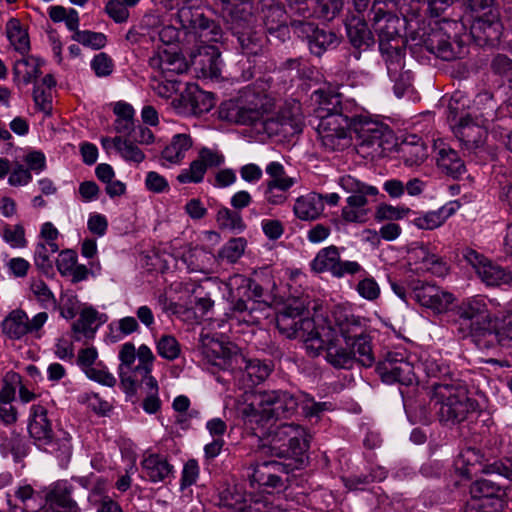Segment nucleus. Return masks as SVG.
Instances as JSON below:
<instances>
[{"instance_id": "obj_1", "label": "nucleus", "mask_w": 512, "mask_h": 512, "mask_svg": "<svg viewBox=\"0 0 512 512\" xmlns=\"http://www.w3.org/2000/svg\"><path fill=\"white\" fill-rule=\"evenodd\" d=\"M313 98L317 104V133L322 145L331 151L348 146V128L358 111L355 101L344 98L341 93L325 90L315 91Z\"/></svg>"}, {"instance_id": "obj_2", "label": "nucleus", "mask_w": 512, "mask_h": 512, "mask_svg": "<svg viewBox=\"0 0 512 512\" xmlns=\"http://www.w3.org/2000/svg\"><path fill=\"white\" fill-rule=\"evenodd\" d=\"M259 437L258 450L262 455L278 458H292L296 467L304 463V456L310 446V435L298 424L284 423L266 425L265 428L251 426Z\"/></svg>"}, {"instance_id": "obj_3", "label": "nucleus", "mask_w": 512, "mask_h": 512, "mask_svg": "<svg viewBox=\"0 0 512 512\" xmlns=\"http://www.w3.org/2000/svg\"><path fill=\"white\" fill-rule=\"evenodd\" d=\"M308 305L307 298L289 299L283 309L278 312L276 325L279 331L288 338L300 339L309 356L317 357L324 347V340L314 320L304 316Z\"/></svg>"}, {"instance_id": "obj_4", "label": "nucleus", "mask_w": 512, "mask_h": 512, "mask_svg": "<svg viewBox=\"0 0 512 512\" xmlns=\"http://www.w3.org/2000/svg\"><path fill=\"white\" fill-rule=\"evenodd\" d=\"M200 342L202 354L216 366L237 371L244 386L252 387L260 384L273 370L270 360L247 359L238 352L226 355L222 344L208 335L201 334Z\"/></svg>"}, {"instance_id": "obj_5", "label": "nucleus", "mask_w": 512, "mask_h": 512, "mask_svg": "<svg viewBox=\"0 0 512 512\" xmlns=\"http://www.w3.org/2000/svg\"><path fill=\"white\" fill-rule=\"evenodd\" d=\"M299 406L298 397L282 390L259 391L252 395L250 403L242 411L245 424L265 428L278 419L289 418Z\"/></svg>"}, {"instance_id": "obj_6", "label": "nucleus", "mask_w": 512, "mask_h": 512, "mask_svg": "<svg viewBox=\"0 0 512 512\" xmlns=\"http://www.w3.org/2000/svg\"><path fill=\"white\" fill-rule=\"evenodd\" d=\"M432 389L433 408L442 423H459L476 409L477 402L469 398L467 389L460 384L434 382Z\"/></svg>"}, {"instance_id": "obj_7", "label": "nucleus", "mask_w": 512, "mask_h": 512, "mask_svg": "<svg viewBox=\"0 0 512 512\" xmlns=\"http://www.w3.org/2000/svg\"><path fill=\"white\" fill-rule=\"evenodd\" d=\"M447 119L462 147L470 153H476L480 140L478 111L476 107L470 106L467 95L459 92L453 94L448 104Z\"/></svg>"}, {"instance_id": "obj_8", "label": "nucleus", "mask_w": 512, "mask_h": 512, "mask_svg": "<svg viewBox=\"0 0 512 512\" xmlns=\"http://www.w3.org/2000/svg\"><path fill=\"white\" fill-rule=\"evenodd\" d=\"M335 330L343 337L350 350L355 353V362L371 367L375 362L371 337L366 333L365 321L349 310L337 307L333 311Z\"/></svg>"}, {"instance_id": "obj_9", "label": "nucleus", "mask_w": 512, "mask_h": 512, "mask_svg": "<svg viewBox=\"0 0 512 512\" xmlns=\"http://www.w3.org/2000/svg\"><path fill=\"white\" fill-rule=\"evenodd\" d=\"M29 435L38 446H43L50 452H60L62 455H70L72 452L71 436L67 432H61L54 440V431L47 409L35 404L30 408L28 420Z\"/></svg>"}, {"instance_id": "obj_10", "label": "nucleus", "mask_w": 512, "mask_h": 512, "mask_svg": "<svg viewBox=\"0 0 512 512\" xmlns=\"http://www.w3.org/2000/svg\"><path fill=\"white\" fill-rule=\"evenodd\" d=\"M349 130L356 134L358 153L364 157L374 158L382 155L384 144L391 136V130L387 125L358 114L351 121Z\"/></svg>"}, {"instance_id": "obj_11", "label": "nucleus", "mask_w": 512, "mask_h": 512, "mask_svg": "<svg viewBox=\"0 0 512 512\" xmlns=\"http://www.w3.org/2000/svg\"><path fill=\"white\" fill-rule=\"evenodd\" d=\"M338 184L346 193L350 194L346 199L347 205L342 208V219L349 223L364 222L367 215L365 207L369 203L368 198L377 196L378 188L351 175L340 177Z\"/></svg>"}, {"instance_id": "obj_12", "label": "nucleus", "mask_w": 512, "mask_h": 512, "mask_svg": "<svg viewBox=\"0 0 512 512\" xmlns=\"http://www.w3.org/2000/svg\"><path fill=\"white\" fill-rule=\"evenodd\" d=\"M228 24L242 54L257 56L265 52L268 38L263 29L257 28L256 18L252 13H244V17L234 18Z\"/></svg>"}, {"instance_id": "obj_13", "label": "nucleus", "mask_w": 512, "mask_h": 512, "mask_svg": "<svg viewBox=\"0 0 512 512\" xmlns=\"http://www.w3.org/2000/svg\"><path fill=\"white\" fill-rule=\"evenodd\" d=\"M311 270L315 273L330 272L336 278L346 275L366 273V270L357 261H342L338 247L331 245L319 250L310 263Z\"/></svg>"}, {"instance_id": "obj_14", "label": "nucleus", "mask_w": 512, "mask_h": 512, "mask_svg": "<svg viewBox=\"0 0 512 512\" xmlns=\"http://www.w3.org/2000/svg\"><path fill=\"white\" fill-rule=\"evenodd\" d=\"M381 52L386 63L387 73L392 82L393 90L397 97H402L412 83V74L404 70L405 49L399 43L381 44Z\"/></svg>"}, {"instance_id": "obj_15", "label": "nucleus", "mask_w": 512, "mask_h": 512, "mask_svg": "<svg viewBox=\"0 0 512 512\" xmlns=\"http://www.w3.org/2000/svg\"><path fill=\"white\" fill-rule=\"evenodd\" d=\"M47 319L48 314L46 312H39L32 319H29L25 311L15 309L4 318L1 328L3 334L11 340H20L27 334L40 337V330Z\"/></svg>"}, {"instance_id": "obj_16", "label": "nucleus", "mask_w": 512, "mask_h": 512, "mask_svg": "<svg viewBox=\"0 0 512 512\" xmlns=\"http://www.w3.org/2000/svg\"><path fill=\"white\" fill-rule=\"evenodd\" d=\"M290 25L298 37L307 40L311 53L316 56H321L325 51L336 48L340 42L333 31L319 29L312 22L293 19Z\"/></svg>"}, {"instance_id": "obj_17", "label": "nucleus", "mask_w": 512, "mask_h": 512, "mask_svg": "<svg viewBox=\"0 0 512 512\" xmlns=\"http://www.w3.org/2000/svg\"><path fill=\"white\" fill-rule=\"evenodd\" d=\"M376 372L387 384L398 382L403 385H411L415 380L413 365L400 353L389 352L377 364Z\"/></svg>"}, {"instance_id": "obj_18", "label": "nucleus", "mask_w": 512, "mask_h": 512, "mask_svg": "<svg viewBox=\"0 0 512 512\" xmlns=\"http://www.w3.org/2000/svg\"><path fill=\"white\" fill-rule=\"evenodd\" d=\"M178 17L184 27H190L201 42H216L220 37V29L212 21L204 17L199 9L186 5L178 10Z\"/></svg>"}, {"instance_id": "obj_19", "label": "nucleus", "mask_w": 512, "mask_h": 512, "mask_svg": "<svg viewBox=\"0 0 512 512\" xmlns=\"http://www.w3.org/2000/svg\"><path fill=\"white\" fill-rule=\"evenodd\" d=\"M279 461L271 460L257 463L249 467L248 477L251 485L257 484L260 487L278 488L283 485L281 474H286V467Z\"/></svg>"}, {"instance_id": "obj_20", "label": "nucleus", "mask_w": 512, "mask_h": 512, "mask_svg": "<svg viewBox=\"0 0 512 512\" xmlns=\"http://www.w3.org/2000/svg\"><path fill=\"white\" fill-rule=\"evenodd\" d=\"M333 329H335V326ZM327 330L330 333L332 327L327 328ZM325 331L326 329L324 327L320 329L324 340V347L320 353L325 351L326 361L334 368H352L355 363V353H353L345 343L342 344L339 339L329 338L328 333H325Z\"/></svg>"}, {"instance_id": "obj_21", "label": "nucleus", "mask_w": 512, "mask_h": 512, "mask_svg": "<svg viewBox=\"0 0 512 512\" xmlns=\"http://www.w3.org/2000/svg\"><path fill=\"white\" fill-rule=\"evenodd\" d=\"M414 298L421 306L432 309L436 313L447 311L454 301L453 294L428 283L414 288Z\"/></svg>"}, {"instance_id": "obj_22", "label": "nucleus", "mask_w": 512, "mask_h": 512, "mask_svg": "<svg viewBox=\"0 0 512 512\" xmlns=\"http://www.w3.org/2000/svg\"><path fill=\"white\" fill-rule=\"evenodd\" d=\"M370 14L373 17L372 26L379 37V46L384 43H399L398 36V23L399 19L394 14L387 12L382 7L372 6Z\"/></svg>"}, {"instance_id": "obj_23", "label": "nucleus", "mask_w": 512, "mask_h": 512, "mask_svg": "<svg viewBox=\"0 0 512 512\" xmlns=\"http://www.w3.org/2000/svg\"><path fill=\"white\" fill-rule=\"evenodd\" d=\"M191 62L204 77L218 78L221 74L220 52L214 45H200L191 54Z\"/></svg>"}, {"instance_id": "obj_24", "label": "nucleus", "mask_w": 512, "mask_h": 512, "mask_svg": "<svg viewBox=\"0 0 512 512\" xmlns=\"http://www.w3.org/2000/svg\"><path fill=\"white\" fill-rule=\"evenodd\" d=\"M463 337L476 338L480 332V299L477 296L464 300L457 309Z\"/></svg>"}, {"instance_id": "obj_25", "label": "nucleus", "mask_w": 512, "mask_h": 512, "mask_svg": "<svg viewBox=\"0 0 512 512\" xmlns=\"http://www.w3.org/2000/svg\"><path fill=\"white\" fill-rule=\"evenodd\" d=\"M149 65L159 70L164 77H172L179 75L187 70V64L177 53L167 50L155 52L149 58Z\"/></svg>"}, {"instance_id": "obj_26", "label": "nucleus", "mask_w": 512, "mask_h": 512, "mask_svg": "<svg viewBox=\"0 0 512 512\" xmlns=\"http://www.w3.org/2000/svg\"><path fill=\"white\" fill-rule=\"evenodd\" d=\"M323 210V195L315 192L298 197L293 207L295 216L304 221L317 219Z\"/></svg>"}, {"instance_id": "obj_27", "label": "nucleus", "mask_w": 512, "mask_h": 512, "mask_svg": "<svg viewBox=\"0 0 512 512\" xmlns=\"http://www.w3.org/2000/svg\"><path fill=\"white\" fill-rule=\"evenodd\" d=\"M279 124L280 128L277 133L284 135H294L302 131L303 116L299 103H294L291 107L281 110L275 121H270L268 125Z\"/></svg>"}, {"instance_id": "obj_28", "label": "nucleus", "mask_w": 512, "mask_h": 512, "mask_svg": "<svg viewBox=\"0 0 512 512\" xmlns=\"http://www.w3.org/2000/svg\"><path fill=\"white\" fill-rule=\"evenodd\" d=\"M346 30L351 44L356 48L366 50L375 43L373 33L360 16H352L346 23Z\"/></svg>"}, {"instance_id": "obj_29", "label": "nucleus", "mask_w": 512, "mask_h": 512, "mask_svg": "<svg viewBox=\"0 0 512 512\" xmlns=\"http://www.w3.org/2000/svg\"><path fill=\"white\" fill-rule=\"evenodd\" d=\"M399 151L404 164L408 167L419 166L427 158V147L416 135L406 138L399 145Z\"/></svg>"}, {"instance_id": "obj_30", "label": "nucleus", "mask_w": 512, "mask_h": 512, "mask_svg": "<svg viewBox=\"0 0 512 512\" xmlns=\"http://www.w3.org/2000/svg\"><path fill=\"white\" fill-rule=\"evenodd\" d=\"M410 258L419 262L422 265L421 269L430 271L437 276H444L448 272V266L442 258L431 253L429 248L423 244L413 248Z\"/></svg>"}, {"instance_id": "obj_31", "label": "nucleus", "mask_w": 512, "mask_h": 512, "mask_svg": "<svg viewBox=\"0 0 512 512\" xmlns=\"http://www.w3.org/2000/svg\"><path fill=\"white\" fill-rule=\"evenodd\" d=\"M192 145L193 140L189 134H175L169 144L163 149L161 156L171 164H179L185 158L186 152Z\"/></svg>"}, {"instance_id": "obj_32", "label": "nucleus", "mask_w": 512, "mask_h": 512, "mask_svg": "<svg viewBox=\"0 0 512 512\" xmlns=\"http://www.w3.org/2000/svg\"><path fill=\"white\" fill-rule=\"evenodd\" d=\"M453 206H443L435 211H428L421 214H415L411 220L413 225L423 230H433L445 223V221L454 214Z\"/></svg>"}, {"instance_id": "obj_33", "label": "nucleus", "mask_w": 512, "mask_h": 512, "mask_svg": "<svg viewBox=\"0 0 512 512\" xmlns=\"http://www.w3.org/2000/svg\"><path fill=\"white\" fill-rule=\"evenodd\" d=\"M136 358L134 344L128 342L122 345L119 352L121 364L119 366V377L122 387L132 388L135 381L133 364Z\"/></svg>"}, {"instance_id": "obj_34", "label": "nucleus", "mask_w": 512, "mask_h": 512, "mask_svg": "<svg viewBox=\"0 0 512 512\" xmlns=\"http://www.w3.org/2000/svg\"><path fill=\"white\" fill-rule=\"evenodd\" d=\"M46 512H80L67 487L57 486L48 494Z\"/></svg>"}, {"instance_id": "obj_35", "label": "nucleus", "mask_w": 512, "mask_h": 512, "mask_svg": "<svg viewBox=\"0 0 512 512\" xmlns=\"http://www.w3.org/2000/svg\"><path fill=\"white\" fill-rule=\"evenodd\" d=\"M142 468L146 477L152 482L163 481L172 472V466L158 454H150L145 457L142 461Z\"/></svg>"}, {"instance_id": "obj_36", "label": "nucleus", "mask_w": 512, "mask_h": 512, "mask_svg": "<svg viewBox=\"0 0 512 512\" xmlns=\"http://www.w3.org/2000/svg\"><path fill=\"white\" fill-rule=\"evenodd\" d=\"M426 45L437 57L445 61H451L458 57L450 37L441 31H435L429 35Z\"/></svg>"}, {"instance_id": "obj_37", "label": "nucleus", "mask_w": 512, "mask_h": 512, "mask_svg": "<svg viewBox=\"0 0 512 512\" xmlns=\"http://www.w3.org/2000/svg\"><path fill=\"white\" fill-rule=\"evenodd\" d=\"M262 19L263 24L269 33L286 30L285 10L278 2H271L270 4L263 5Z\"/></svg>"}, {"instance_id": "obj_38", "label": "nucleus", "mask_w": 512, "mask_h": 512, "mask_svg": "<svg viewBox=\"0 0 512 512\" xmlns=\"http://www.w3.org/2000/svg\"><path fill=\"white\" fill-rule=\"evenodd\" d=\"M480 455L475 448L468 447L464 449L457 460L455 468L459 475L467 480L477 476L479 471Z\"/></svg>"}, {"instance_id": "obj_39", "label": "nucleus", "mask_w": 512, "mask_h": 512, "mask_svg": "<svg viewBox=\"0 0 512 512\" xmlns=\"http://www.w3.org/2000/svg\"><path fill=\"white\" fill-rule=\"evenodd\" d=\"M41 62L33 56H25L17 60L13 67L15 80H21L24 84L33 82L40 74Z\"/></svg>"}, {"instance_id": "obj_40", "label": "nucleus", "mask_w": 512, "mask_h": 512, "mask_svg": "<svg viewBox=\"0 0 512 512\" xmlns=\"http://www.w3.org/2000/svg\"><path fill=\"white\" fill-rule=\"evenodd\" d=\"M437 165L446 174L457 178L465 171L464 163L458 153L451 148H442L438 152Z\"/></svg>"}, {"instance_id": "obj_41", "label": "nucleus", "mask_w": 512, "mask_h": 512, "mask_svg": "<svg viewBox=\"0 0 512 512\" xmlns=\"http://www.w3.org/2000/svg\"><path fill=\"white\" fill-rule=\"evenodd\" d=\"M482 282L486 286H501L512 282V275L502 266L482 259Z\"/></svg>"}, {"instance_id": "obj_42", "label": "nucleus", "mask_w": 512, "mask_h": 512, "mask_svg": "<svg viewBox=\"0 0 512 512\" xmlns=\"http://www.w3.org/2000/svg\"><path fill=\"white\" fill-rule=\"evenodd\" d=\"M7 37L16 51L25 55L30 50L29 36L24 30L19 20L12 18L6 24Z\"/></svg>"}, {"instance_id": "obj_43", "label": "nucleus", "mask_w": 512, "mask_h": 512, "mask_svg": "<svg viewBox=\"0 0 512 512\" xmlns=\"http://www.w3.org/2000/svg\"><path fill=\"white\" fill-rule=\"evenodd\" d=\"M464 29L474 41L480 36V4L478 0H465V11L461 18Z\"/></svg>"}, {"instance_id": "obj_44", "label": "nucleus", "mask_w": 512, "mask_h": 512, "mask_svg": "<svg viewBox=\"0 0 512 512\" xmlns=\"http://www.w3.org/2000/svg\"><path fill=\"white\" fill-rule=\"evenodd\" d=\"M487 32V38L498 39L501 30L502 24L499 18V11L497 8L493 7L490 4H484L482 1V31Z\"/></svg>"}, {"instance_id": "obj_45", "label": "nucleus", "mask_w": 512, "mask_h": 512, "mask_svg": "<svg viewBox=\"0 0 512 512\" xmlns=\"http://www.w3.org/2000/svg\"><path fill=\"white\" fill-rule=\"evenodd\" d=\"M184 100L189 104L190 111L194 115H201L209 112L215 105L212 93L203 90H195L184 96Z\"/></svg>"}, {"instance_id": "obj_46", "label": "nucleus", "mask_w": 512, "mask_h": 512, "mask_svg": "<svg viewBox=\"0 0 512 512\" xmlns=\"http://www.w3.org/2000/svg\"><path fill=\"white\" fill-rule=\"evenodd\" d=\"M112 142L113 148L116 149L125 161L139 164L145 159L143 151L130 139L117 136L113 138Z\"/></svg>"}, {"instance_id": "obj_47", "label": "nucleus", "mask_w": 512, "mask_h": 512, "mask_svg": "<svg viewBox=\"0 0 512 512\" xmlns=\"http://www.w3.org/2000/svg\"><path fill=\"white\" fill-rule=\"evenodd\" d=\"M210 260L211 255L202 247L190 248L183 254V261L192 272H204Z\"/></svg>"}, {"instance_id": "obj_48", "label": "nucleus", "mask_w": 512, "mask_h": 512, "mask_svg": "<svg viewBox=\"0 0 512 512\" xmlns=\"http://www.w3.org/2000/svg\"><path fill=\"white\" fill-rule=\"evenodd\" d=\"M219 505L233 512H244L245 496L235 486H228L219 493Z\"/></svg>"}, {"instance_id": "obj_49", "label": "nucleus", "mask_w": 512, "mask_h": 512, "mask_svg": "<svg viewBox=\"0 0 512 512\" xmlns=\"http://www.w3.org/2000/svg\"><path fill=\"white\" fill-rule=\"evenodd\" d=\"M265 172L268 179L264 183L288 187H293L296 183V179L288 176L284 166L278 161L268 163Z\"/></svg>"}, {"instance_id": "obj_50", "label": "nucleus", "mask_w": 512, "mask_h": 512, "mask_svg": "<svg viewBox=\"0 0 512 512\" xmlns=\"http://www.w3.org/2000/svg\"><path fill=\"white\" fill-rule=\"evenodd\" d=\"M265 103L259 98L254 106H243L237 111L236 121L242 125H254L263 119V114L266 111Z\"/></svg>"}, {"instance_id": "obj_51", "label": "nucleus", "mask_w": 512, "mask_h": 512, "mask_svg": "<svg viewBox=\"0 0 512 512\" xmlns=\"http://www.w3.org/2000/svg\"><path fill=\"white\" fill-rule=\"evenodd\" d=\"M150 88L161 98H171L178 91L179 82L172 77L153 76L150 79Z\"/></svg>"}, {"instance_id": "obj_52", "label": "nucleus", "mask_w": 512, "mask_h": 512, "mask_svg": "<svg viewBox=\"0 0 512 512\" xmlns=\"http://www.w3.org/2000/svg\"><path fill=\"white\" fill-rule=\"evenodd\" d=\"M220 228L230 231L241 232L245 229V224L241 215L226 207L220 208L216 217Z\"/></svg>"}, {"instance_id": "obj_53", "label": "nucleus", "mask_w": 512, "mask_h": 512, "mask_svg": "<svg viewBox=\"0 0 512 512\" xmlns=\"http://www.w3.org/2000/svg\"><path fill=\"white\" fill-rule=\"evenodd\" d=\"M97 314L98 312L93 308L83 309L79 318L73 323V331L88 338L93 337L95 329L92 326L97 320Z\"/></svg>"}, {"instance_id": "obj_54", "label": "nucleus", "mask_w": 512, "mask_h": 512, "mask_svg": "<svg viewBox=\"0 0 512 512\" xmlns=\"http://www.w3.org/2000/svg\"><path fill=\"white\" fill-rule=\"evenodd\" d=\"M251 0H214L215 4L221 7V11L226 18L227 23L234 18L244 17V13H252L241 5L248 4Z\"/></svg>"}, {"instance_id": "obj_55", "label": "nucleus", "mask_w": 512, "mask_h": 512, "mask_svg": "<svg viewBox=\"0 0 512 512\" xmlns=\"http://www.w3.org/2000/svg\"><path fill=\"white\" fill-rule=\"evenodd\" d=\"M299 406L301 407L305 417H320L324 411L332 409L330 402H316L313 397L308 394H302L299 398Z\"/></svg>"}, {"instance_id": "obj_56", "label": "nucleus", "mask_w": 512, "mask_h": 512, "mask_svg": "<svg viewBox=\"0 0 512 512\" xmlns=\"http://www.w3.org/2000/svg\"><path fill=\"white\" fill-rule=\"evenodd\" d=\"M261 187L265 201L273 206L283 205L288 200V193L291 188L267 183H263Z\"/></svg>"}, {"instance_id": "obj_57", "label": "nucleus", "mask_w": 512, "mask_h": 512, "mask_svg": "<svg viewBox=\"0 0 512 512\" xmlns=\"http://www.w3.org/2000/svg\"><path fill=\"white\" fill-rule=\"evenodd\" d=\"M246 240L242 237L230 239L219 251V257L229 263H235L243 255Z\"/></svg>"}, {"instance_id": "obj_58", "label": "nucleus", "mask_w": 512, "mask_h": 512, "mask_svg": "<svg viewBox=\"0 0 512 512\" xmlns=\"http://www.w3.org/2000/svg\"><path fill=\"white\" fill-rule=\"evenodd\" d=\"M3 240L12 248H24L27 245L25 230L21 224H6L1 232Z\"/></svg>"}, {"instance_id": "obj_59", "label": "nucleus", "mask_w": 512, "mask_h": 512, "mask_svg": "<svg viewBox=\"0 0 512 512\" xmlns=\"http://www.w3.org/2000/svg\"><path fill=\"white\" fill-rule=\"evenodd\" d=\"M363 278L356 284L357 293L368 301H375L380 296V286L377 281L366 273L361 272Z\"/></svg>"}, {"instance_id": "obj_60", "label": "nucleus", "mask_w": 512, "mask_h": 512, "mask_svg": "<svg viewBox=\"0 0 512 512\" xmlns=\"http://www.w3.org/2000/svg\"><path fill=\"white\" fill-rule=\"evenodd\" d=\"M72 38L76 42L92 49H101L106 45L107 42L105 34L90 30L76 31Z\"/></svg>"}, {"instance_id": "obj_61", "label": "nucleus", "mask_w": 512, "mask_h": 512, "mask_svg": "<svg viewBox=\"0 0 512 512\" xmlns=\"http://www.w3.org/2000/svg\"><path fill=\"white\" fill-rule=\"evenodd\" d=\"M205 163L196 159L191 162L190 167L188 169H184L177 176V180L180 183H200L204 175L206 173Z\"/></svg>"}, {"instance_id": "obj_62", "label": "nucleus", "mask_w": 512, "mask_h": 512, "mask_svg": "<svg viewBox=\"0 0 512 512\" xmlns=\"http://www.w3.org/2000/svg\"><path fill=\"white\" fill-rule=\"evenodd\" d=\"M180 345L175 337L171 335H163L157 342L158 354L167 359L174 360L180 355Z\"/></svg>"}, {"instance_id": "obj_63", "label": "nucleus", "mask_w": 512, "mask_h": 512, "mask_svg": "<svg viewBox=\"0 0 512 512\" xmlns=\"http://www.w3.org/2000/svg\"><path fill=\"white\" fill-rule=\"evenodd\" d=\"M78 400L80 403L87 404L94 412L101 415H106L112 408L108 401L93 392H86L79 395Z\"/></svg>"}, {"instance_id": "obj_64", "label": "nucleus", "mask_w": 512, "mask_h": 512, "mask_svg": "<svg viewBox=\"0 0 512 512\" xmlns=\"http://www.w3.org/2000/svg\"><path fill=\"white\" fill-rule=\"evenodd\" d=\"M30 289L36 299L45 306L55 305L56 299L47 284L41 279H33Z\"/></svg>"}]
</instances>
